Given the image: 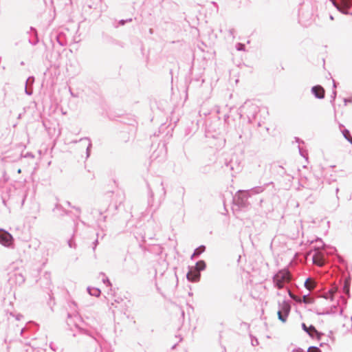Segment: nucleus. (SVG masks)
Here are the masks:
<instances>
[{"mask_svg":"<svg viewBox=\"0 0 352 352\" xmlns=\"http://www.w3.org/2000/svg\"><path fill=\"white\" fill-rule=\"evenodd\" d=\"M94 249L96 248V246L97 243H98V240L96 239V240L94 241Z\"/></svg>","mask_w":352,"mask_h":352,"instance_id":"a19ab883","label":"nucleus"},{"mask_svg":"<svg viewBox=\"0 0 352 352\" xmlns=\"http://www.w3.org/2000/svg\"><path fill=\"white\" fill-rule=\"evenodd\" d=\"M342 134L344 138L349 142V140H351L352 137L350 135V132L348 129H344L342 131Z\"/></svg>","mask_w":352,"mask_h":352,"instance_id":"4be33fe9","label":"nucleus"},{"mask_svg":"<svg viewBox=\"0 0 352 352\" xmlns=\"http://www.w3.org/2000/svg\"><path fill=\"white\" fill-rule=\"evenodd\" d=\"M311 94L318 99H323L325 96V90L321 85H315L311 87Z\"/></svg>","mask_w":352,"mask_h":352,"instance_id":"9d476101","label":"nucleus"},{"mask_svg":"<svg viewBox=\"0 0 352 352\" xmlns=\"http://www.w3.org/2000/svg\"><path fill=\"white\" fill-rule=\"evenodd\" d=\"M68 245H69V246L70 248H75V247H76V246H75L74 243V242H73V241H72V239H69V240L68 241Z\"/></svg>","mask_w":352,"mask_h":352,"instance_id":"473e14b6","label":"nucleus"},{"mask_svg":"<svg viewBox=\"0 0 352 352\" xmlns=\"http://www.w3.org/2000/svg\"><path fill=\"white\" fill-rule=\"evenodd\" d=\"M324 345H326L324 343H321V344H320V346H324Z\"/></svg>","mask_w":352,"mask_h":352,"instance_id":"3c124183","label":"nucleus"},{"mask_svg":"<svg viewBox=\"0 0 352 352\" xmlns=\"http://www.w3.org/2000/svg\"><path fill=\"white\" fill-rule=\"evenodd\" d=\"M249 197L250 196L246 190H239L234 197V201L239 208H246L249 204L248 201Z\"/></svg>","mask_w":352,"mask_h":352,"instance_id":"20e7f679","label":"nucleus"},{"mask_svg":"<svg viewBox=\"0 0 352 352\" xmlns=\"http://www.w3.org/2000/svg\"><path fill=\"white\" fill-rule=\"evenodd\" d=\"M34 82V77L30 76L25 82V92L27 95L31 96L33 93L32 85Z\"/></svg>","mask_w":352,"mask_h":352,"instance_id":"f8f14e48","label":"nucleus"},{"mask_svg":"<svg viewBox=\"0 0 352 352\" xmlns=\"http://www.w3.org/2000/svg\"><path fill=\"white\" fill-rule=\"evenodd\" d=\"M65 204L67 206L69 207H72L74 208L75 210H76L78 212H80V209L78 208V207H75V206H72L71 203L69 201H65Z\"/></svg>","mask_w":352,"mask_h":352,"instance_id":"c85d7f7f","label":"nucleus"},{"mask_svg":"<svg viewBox=\"0 0 352 352\" xmlns=\"http://www.w3.org/2000/svg\"><path fill=\"white\" fill-rule=\"evenodd\" d=\"M176 347V344H174L172 347L173 349H174Z\"/></svg>","mask_w":352,"mask_h":352,"instance_id":"5fc2aeb1","label":"nucleus"},{"mask_svg":"<svg viewBox=\"0 0 352 352\" xmlns=\"http://www.w3.org/2000/svg\"><path fill=\"white\" fill-rule=\"evenodd\" d=\"M54 209H58V210H60L62 211H63L65 212V214H69V212L65 210L63 206L58 204H56V206H55V208Z\"/></svg>","mask_w":352,"mask_h":352,"instance_id":"a878e982","label":"nucleus"},{"mask_svg":"<svg viewBox=\"0 0 352 352\" xmlns=\"http://www.w3.org/2000/svg\"><path fill=\"white\" fill-rule=\"evenodd\" d=\"M296 142H299L300 140L298 138H296Z\"/></svg>","mask_w":352,"mask_h":352,"instance_id":"864d4df0","label":"nucleus"},{"mask_svg":"<svg viewBox=\"0 0 352 352\" xmlns=\"http://www.w3.org/2000/svg\"><path fill=\"white\" fill-rule=\"evenodd\" d=\"M349 142L352 144V139L351 140H349Z\"/></svg>","mask_w":352,"mask_h":352,"instance_id":"4d7b16f0","label":"nucleus"},{"mask_svg":"<svg viewBox=\"0 0 352 352\" xmlns=\"http://www.w3.org/2000/svg\"><path fill=\"white\" fill-rule=\"evenodd\" d=\"M305 287L309 290L311 291L314 289L316 285V281H314L311 278H307L306 280L305 281Z\"/></svg>","mask_w":352,"mask_h":352,"instance_id":"4468645a","label":"nucleus"},{"mask_svg":"<svg viewBox=\"0 0 352 352\" xmlns=\"http://www.w3.org/2000/svg\"><path fill=\"white\" fill-rule=\"evenodd\" d=\"M302 329L311 338H316L320 340L321 336L322 335L320 332H319L314 325H310L309 327H307L305 323H302Z\"/></svg>","mask_w":352,"mask_h":352,"instance_id":"6e6552de","label":"nucleus"},{"mask_svg":"<svg viewBox=\"0 0 352 352\" xmlns=\"http://www.w3.org/2000/svg\"><path fill=\"white\" fill-rule=\"evenodd\" d=\"M338 191H339V188H337L336 190V194H338Z\"/></svg>","mask_w":352,"mask_h":352,"instance_id":"8fccbe9b","label":"nucleus"},{"mask_svg":"<svg viewBox=\"0 0 352 352\" xmlns=\"http://www.w3.org/2000/svg\"><path fill=\"white\" fill-rule=\"evenodd\" d=\"M25 331V328H23L21 330V335H23V333H24V331Z\"/></svg>","mask_w":352,"mask_h":352,"instance_id":"79ce46f5","label":"nucleus"},{"mask_svg":"<svg viewBox=\"0 0 352 352\" xmlns=\"http://www.w3.org/2000/svg\"><path fill=\"white\" fill-rule=\"evenodd\" d=\"M206 267V262L203 260H200L196 263L194 269L200 272L201 271L204 270Z\"/></svg>","mask_w":352,"mask_h":352,"instance_id":"dca6fc26","label":"nucleus"},{"mask_svg":"<svg viewBox=\"0 0 352 352\" xmlns=\"http://www.w3.org/2000/svg\"><path fill=\"white\" fill-rule=\"evenodd\" d=\"M126 23V21L122 19L119 21V24L121 25H124Z\"/></svg>","mask_w":352,"mask_h":352,"instance_id":"c9c22d12","label":"nucleus"},{"mask_svg":"<svg viewBox=\"0 0 352 352\" xmlns=\"http://www.w3.org/2000/svg\"><path fill=\"white\" fill-rule=\"evenodd\" d=\"M126 23L127 22H131V21H132V19L130 18V19H126Z\"/></svg>","mask_w":352,"mask_h":352,"instance_id":"c03bdc74","label":"nucleus"},{"mask_svg":"<svg viewBox=\"0 0 352 352\" xmlns=\"http://www.w3.org/2000/svg\"><path fill=\"white\" fill-rule=\"evenodd\" d=\"M292 352H304L301 349H296L292 351Z\"/></svg>","mask_w":352,"mask_h":352,"instance_id":"e433bc0d","label":"nucleus"},{"mask_svg":"<svg viewBox=\"0 0 352 352\" xmlns=\"http://www.w3.org/2000/svg\"><path fill=\"white\" fill-rule=\"evenodd\" d=\"M160 186H161V189H162V194H163L164 195H165V194H166V190H165V188L163 186V182H160Z\"/></svg>","mask_w":352,"mask_h":352,"instance_id":"2f4dec72","label":"nucleus"},{"mask_svg":"<svg viewBox=\"0 0 352 352\" xmlns=\"http://www.w3.org/2000/svg\"><path fill=\"white\" fill-rule=\"evenodd\" d=\"M249 108L250 109V111L248 112L249 114L248 115L249 119L250 118V116L252 117L255 116V113L258 111V107L252 103H250V102H245L240 108L239 111L241 113H245L246 108Z\"/></svg>","mask_w":352,"mask_h":352,"instance_id":"1a4fd4ad","label":"nucleus"},{"mask_svg":"<svg viewBox=\"0 0 352 352\" xmlns=\"http://www.w3.org/2000/svg\"><path fill=\"white\" fill-rule=\"evenodd\" d=\"M333 88L336 89V82L333 80Z\"/></svg>","mask_w":352,"mask_h":352,"instance_id":"a18cd8bd","label":"nucleus"},{"mask_svg":"<svg viewBox=\"0 0 352 352\" xmlns=\"http://www.w3.org/2000/svg\"><path fill=\"white\" fill-rule=\"evenodd\" d=\"M351 321H352V316H351Z\"/></svg>","mask_w":352,"mask_h":352,"instance_id":"13d9d810","label":"nucleus"},{"mask_svg":"<svg viewBox=\"0 0 352 352\" xmlns=\"http://www.w3.org/2000/svg\"><path fill=\"white\" fill-rule=\"evenodd\" d=\"M300 302H302L305 304L311 303L312 300L309 298V294L303 295Z\"/></svg>","mask_w":352,"mask_h":352,"instance_id":"412c9836","label":"nucleus"},{"mask_svg":"<svg viewBox=\"0 0 352 352\" xmlns=\"http://www.w3.org/2000/svg\"><path fill=\"white\" fill-rule=\"evenodd\" d=\"M186 277L190 282H198L200 279L201 274L199 272L192 267L187 273Z\"/></svg>","mask_w":352,"mask_h":352,"instance_id":"9b49d317","label":"nucleus"},{"mask_svg":"<svg viewBox=\"0 0 352 352\" xmlns=\"http://www.w3.org/2000/svg\"><path fill=\"white\" fill-rule=\"evenodd\" d=\"M225 166L229 168L230 170L232 171V175L234 173H239L241 167L240 161L237 158L234 159L233 157L230 161L225 162Z\"/></svg>","mask_w":352,"mask_h":352,"instance_id":"0eeeda50","label":"nucleus"},{"mask_svg":"<svg viewBox=\"0 0 352 352\" xmlns=\"http://www.w3.org/2000/svg\"><path fill=\"white\" fill-rule=\"evenodd\" d=\"M278 311L277 312L278 318L283 322L287 321V317L291 311V303L288 300H283V302H278Z\"/></svg>","mask_w":352,"mask_h":352,"instance_id":"7ed1b4c3","label":"nucleus"},{"mask_svg":"<svg viewBox=\"0 0 352 352\" xmlns=\"http://www.w3.org/2000/svg\"><path fill=\"white\" fill-rule=\"evenodd\" d=\"M335 8L340 12L348 14L349 9L352 6V0H330Z\"/></svg>","mask_w":352,"mask_h":352,"instance_id":"39448f33","label":"nucleus"},{"mask_svg":"<svg viewBox=\"0 0 352 352\" xmlns=\"http://www.w3.org/2000/svg\"><path fill=\"white\" fill-rule=\"evenodd\" d=\"M17 172H18L19 173H21V169L19 168V169L18 170V171H17Z\"/></svg>","mask_w":352,"mask_h":352,"instance_id":"6e6d98bb","label":"nucleus"},{"mask_svg":"<svg viewBox=\"0 0 352 352\" xmlns=\"http://www.w3.org/2000/svg\"><path fill=\"white\" fill-rule=\"evenodd\" d=\"M29 41H30L32 45H35V44L38 42V39H37V38H36L35 41H34V42H32V43L31 42V41H30V40H29Z\"/></svg>","mask_w":352,"mask_h":352,"instance_id":"58836bf2","label":"nucleus"},{"mask_svg":"<svg viewBox=\"0 0 352 352\" xmlns=\"http://www.w3.org/2000/svg\"><path fill=\"white\" fill-rule=\"evenodd\" d=\"M14 239L12 236L7 231L0 229V243L7 247H10L13 243Z\"/></svg>","mask_w":352,"mask_h":352,"instance_id":"423d86ee","label":"nucleus"},{"mask_svg":"<svg viewBox=\"0 0 352 352\" xmlns=\"http://www.w3.org/2000/svg\"><path fill=\"white\" fill-rule=\"evenodd\" d=\"M87 291L89 292V294L91 296H99L100 294V290L98 288H90V287H88L87 288Z\"/></svg>","mask_w":352,"mask_h":352,"instance_id":"aec40b11","label":"nucleus"},{"mask_svg":"<svg viewBox=\"0 0 352 352\" xmlns=\"http://www.w3.org/2000/svg\"><path fill=\"white\" fill-rule=\"evenodd\" d=\"M299 152H300V155H302V151H301V149L300 147H299Z\"/></svg>","mask_w":352,"mask_h":352,"instance_id":"09e8293b","label":"nucleus"},{"mask_svg":"<svg viewBox=\"0 0 352 352\" xmlns=\"http://www.w3.org/2000/svg\"><path fill=\"white\" fill-rule=\"evenodd\" d=\"M100 274L104 276V278H102V282L104 284H106L107 286H111V283L110 280H109V278L105 276V274L104 273H100Z\"/></svg>","mask_w":352,"mask_h":352,"instance_id":"5701e85b","label":"nucleus"},{"mask_svg":"<svg viewBox=\"0 0 352 352\" xmlns=\"http://www.w3.org/2000/svg\"><path fill=\"white\" fill-rule=\"evenodd\" d=\"M307 352H321L320 349L317 346H310Z\"/></svg>","mask_w":352,"mask_h":352,"instance_id":"393cba45","label":"nucleus"},{"mask_svg":"<svg viewBox=\"0 0 352 352\" xmlns=\"http://www.w3.org/2000/svg\"><path fill=\"white\" fill-rule=\"evenodd\" d=\"M165 153L166 152H165V150L164 149V146H162L161 148L159 149L158 151L153 152V153L151 155V158L153 159V160H156L160 157L159 153H161V154H162V159L159 160V162H160V161L164 160Z\"/></svg>","mask_w":352,"mask_h":352,"instance_id":"2eb2a0df","label":"nucleus"},{"mask_svg":"<svg viewBox=\"0 0 352 352\" xmlns=\"http://www.w3.org/2000/svg\"><path fill=\"white\" fill-rule=\"evenodd\" d=\"M21 317H23V316H22V315H18V316H16V320H20V318H21Z\"/></svg>","mask_w":352,"mask_h":352,"instance_id":"37998d69","label":"nucleus"},{"mask_svg":"<svg viewBox=\"0 0 352 352\" xmlns=\"http://www.w3.org/2000/svg\"><path fill=\"white\" fill-rule=\"evenodd\" d=\"M292 280V276L287 270H279L272 278L274 286L278 289L284 288L286 285L291 283Z\"/></svg>","mask_w":352,"mask_h":352,"instance_id":"f03ea898","label":"nucleus"},{"mask_svg":"<svg viewBox=\"0 0 352 352\" xmlns=\"http://www.w3.org/2000/svg\"><path fill=\"white\" fill-rule=\"evenodd\" d=\"M31 30H33L34 32V33H36L35 29H34L33 28H31Z\"/></svg>","mask_w":352,"mask_h":352,"instance_id":"603ef678","label":"nucleus"},{"mask_svg":"<svg viewBox=\"0 0 352 352\" xmlns=\"http://www.w3.org/2000/svg\"><path fill=\"white\" fill-rule=\"evenodd\" d=\"M352 102L351 98H344V102L345 105H346L349 102Z\"/></svg>","mask_w":352,"mask_h":352,"instance_id":"72a5a7b5","label":"nucleus"},{"mask_svg":"<svg viewBox=\"0 0 352 352\" xmlns=\"http://www.w3.org/2000/svg\"><path fill=\"white\" fill-rule=\"evenodd\" d=\"M268 186V184H266L265 186H256L250 190H246L249 192V195L251 197L253 195L259 194L263 192L265 189V186Z\"/></svg>","mask_w":352,"mask_h":352,"instance_id":"ddd939ff","label":"nucleus"},{"mask_svg":"<svg viewBox=\"0 0 352 352\" xmlns=\"http://www.w3.org/2000/svg\"><path fill=\"white\" fill-rule=\"evenodd\" d=\"M287 293H288L289 296L292 299H293V300H297L296 295H295V294H294L288 287H287Z\"/></svg>","mask_w":352,"mask_h":352,"instance_id":"bb28decb","label":"nucleus"},{"mask_svg":"<svg viewBox=\"0 0 352 352\" xmlns=\"http://www.w3.org/2000/svg\"><path fill=\"white\" fill-rule=\"evenodd\" d=\"M263 199H261L260 203H259L260 206H261V205L263 204Z\"/></svg>","mask_w":352,"mask_h":352,"instance_id":"de8ad7c7","label":"nucleus"},{"mask_svg":"<svg viewBox=\"0 0 352 352\" xmlns=\"http://www.w3.org/2000/svg\"><path fill=\"white\" fill-rule=\"evenodd\" d=\"M234 29H230V30H229L230 34L231 36H232L233 37H234Z\"/></svg>","mask_w":352,"mask_h":352,"instance_id":"4c0bfd02","label":"nucleus"},{"mask_svg":"<svg viewBox=\"0 0 352 352\" xmlns=\"http://www.w3.org/2000/svg\"><path fill=\"white\" fill-rule=\"evenodd\" d=\"M41 281L45 280V286L48 287L51 285V274L50 272H45L43 277L41 278Z\"/></svg>","mask_w":352,"mask_h":352,"instance_id":"f3484780","label":"nucleus"},{"mask_svg":"<svg viewBox=\"0 0 352 352\" xmlns=\"http://www.w3.org/2000/svg\"><path fill=\"white\" fill-rule=\"evenodd\" d=\"M16 280H17L19 283H23L25 282V278H24V276H23L22 274H19L16 275Z\"/></svg>","mask_w":352,"mask_h":352,"instance_id":"b1692460","label":"nucleus"},{"mask_svg":"<svg viewBox=\"0 0 352 352\" xmlns=\"http://www.w3.org/2000/svg\"><path fill=\"white\" fill-rule=\"evenodd\" d=\"M339 262H340V263H344V259H343L342 258L340 257V258H339Z\"/></svg>","mask_w":352,"mask_h":352,"instance_id":"ea45409f","label":"nucleus"},{"mask_svg":"<svg viewBox=\"0 0 352 352\" xmlns=\"http://www.w3.org/2000/svg\"><path fill=\"white\" fill-rule=\"evenodd\" d=\"M258 344V340L256 338L254 340H252V344L253 346H256Z\"/></svg>","mask_w":352,"mask_h":352,"instance_id":"f704fd0d","label":"nucleus"},{"mask_svg":"<svg viewBox=\"0 0 352 352\" xmlns=\"http://www.w3.org/2000/svg\"><path fill=\"white\" fill-rule=\"evenodd\" d=\"M317 243H320V244L314 246L313 249H311L309 253V256H311L313 263L318 266H322L327 262V252L325 250V245L320 239L316 240Z\"/></svg>","mask_w":352,"mask_h":352,"instance_id":"f257e3e1","label":"nucleus"},{"mask_svg":"<svg viewBox=\"0 0 352 352\" xmlns=\"http://www.w3.org/2000/svg\"><path fill=\"white\" fill-rule=\"evenodd\" d=\"M83 140H86L88 142V146L86 149V153H87V157H89L90 155L91 148L92 146L91 142L90 139L88 138H81V139H80L79 142H82Z\"/></svg>","mask_w":352,"mask_h":352,"instance_id":"6ab92c4d","label":"nucleus"},{"mask_svg":"<svg viewBox=\"0 0 352 352\" xmlns=\"http://www.w3.org/2000/svg\"><path fill=\"white\" fill-rule=\"evenodd\" d=\"M336 94H337L336 91L333 90V92H332V94L331 96V102L332 104H333V102H334V100H335V99L336 98Z\"/></svg>","mask_w":352,"mask_h":352,"instance_id":"cd10ccee","label":"nucleus"},{"mask_svg":"<svg viewBox=\"0 0 352 352\" xmlns=\"http://www.w3.org/2000/svg\"><path fill=\"white\" fill-rule=\"evenodd\" d=\"M206 250V247L204 245H200L197 248H196L191 256V258L192 259L194 257H198L201 253H203Z\"/></svg>","mask_w":352,"mask_h":352,"instance_id":"a211bd4d","label":"nucleus"},{"mask_svg":"<svg viewBox=\"0 0 352 352\" xmlns=\"http://www.w3.org/2000/svg\"><path fill=\"white\" fill-rule=\"evenodd\" d=\"M343 289L346 294H349V286L346 283H344Z\"/></svg>","mask_w":352,"mask_h":352,"instance_id":"c756f323","label":"nucleus"},{"mask_svg":"<svg viewBox=\"0 0 352 352\" xmlns=\"http://www.w3.org/2000/svg\"><path fill=\"white\" fill-rule=\"evenodd\" d=\"M153 29H152V28H151V29L149 30V33H150V34H153Z\"/></svg>","mask_w":352,"mask_h":352,"instance_id":"49530a36","label":"nucleus"},{"mask_svg":"<svg viewBox=\"0 0 352 352\" xmlns=\"http://www.w3.org/2000/svg\"><path fill=\"white\" fill-rule=\"evenodd\" d=\"M244 48H245V45L243 44H241V43H238L237 44V50L239 51H242V50H244Z\"/></svg>","mask_w":352,"mask_h":352,"instance_id":"7c9ffc66","label":"nucleus"}]
</instances>
